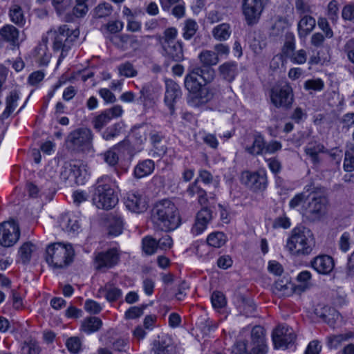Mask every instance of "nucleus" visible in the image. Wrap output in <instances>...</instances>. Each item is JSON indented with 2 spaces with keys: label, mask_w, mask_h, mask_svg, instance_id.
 <instances>
[{
  "label": "nucleus",
  "mask_w": 354,
  "mask_h": 354,
  "mask_svg": "<svg viewBox=\"0 0 354 354\" xmlns=\"http://www.w3.org/2000/svg\"><path fill=\"white\" fill-rule=\"evenodd\" d=\"M8 16L10 21L18 26L23 27L25 26L26 19L22 8L17 4H12L9 8Z\"/></svg>",
  "instance_id": "nucleus-34"
},
{
  "label": "nucleus",
  "mask_w": 354,
  "mask_h": 354,
  "mask_svg": "<svg viewBox=\"0 0 354 354\" xmlns=\"http://www.w3.org/2000/svg\"><path fill=\"white\" fill-rule=\"evenodd\" d=\"M165 94L164 101L168 106L170 113L173 114L175 111V103L181 96V90L179 85L171 79H166Z\"/></svg>",
  "instance_id": "nucleus-15"
},
{
  "label": "nucleus",
  "mask_w": 354,
  "mask_h": 354,
  "mask_svg": "<svg viewBox=\"0 0 354 354\" xmlns=\"http://www.w3.org/2000/svg\"><path fill=\"white\" fill-rule=\"evenodd\" d=\"M35 56L36 62L39 66H46L51 58V54L46 44H40L35 48Z\"/></svg>",
  "instance_id": "nucleus-35"
},
{
  "label": "nucleus",
  "mask_w": 354,
  "mask_h": 354,
  "mask_svg": "<svg viewBox=\"0 0 354 354\" xmlns=\"http://www.w3.org/2000/svg\"><path fill=\"white\" fill-rule=\"evenodd\" d=\"M342 17L344 20L351 21L354 23V3L344 6L342 11Z\"/></svg>",
  "instance_id": "nucleus-64"
},
{
  "label": "nucleus",
  "mask_w": 354,
  "mask_h": 354,
  "mask_svg": "<svg viewBox=\"0 0 354 354\" xmlns=\"http://www.w3.org/2000/svg\"><path fill=\"white\" fill-rule=\"evenodd\" d=\"M59 226L61 228L67 232L75 233L77 232L80 228L79 221L74 215L65 214L61 216L59 218Z\"/></svg>",
  "instance_id": "nucleus-31"
},
{
  "label": "nucleus",
  "mask_w": 354,
  "mask_h": 354,
  "mask_svg": "<svg viewBox=\"0 0 354 354\" xmlns=\"http://www.w3.org/2000/svg\"><path fill=\"white\" fill-rule=\"evenodd\" d=\"M0 36L5 41L16 46L19 40V30L12 25L6 24L0 28Z\"/></svg>",
  "instance_id": "nucleus-30"
},
{
  "label": "nucleus",
  "mask_w": 354,
  "mask_h": 354,
  "mask_svg": "<svg viewBox=\"0 0 354 354\" xmlns=\"http://www.w3.org/2000/svg\"><path fill=\"white\" fill-rule=\"evenodd\" d=\"M263 0H243V13L246 24L253 26L259 21L263 10Z\"/></svg>",
  "instance_id": "nucleus-12"
},
{
  "label": "nucleus",
  "mask_w": 354,
  "mask_h": 354,
  "mask_svg": "<svg viewBox=\"0 0 354 354\" xmlns=\"http://www.w3.org/2000/svg\"><path fill=\"white\" fill-rule=\"evenodd\" d=\"M304 87L307 91L313 90L319 91L324 88V84L321 79H313L306 80L304 82Z\"/></svg>",
  "instance_id": "nucleus-59"
},
{
  "label": "nucleus",
  "mask_w": 354,
  "mask_h": 354,
  "mask_svg": "<svg viewBox=\"0 0 354 354\" xmlns=\"http://www.w3.org/2000/svg\"><path fill=\"white\" fill-rule=\"evenodd\" d=\"M198 183V178H196L188 185L185 193L190 198L197 196L198 202L201 205H204L207 202V192Z\"/></svg>",
  "instance_id": "nucleus-27"
},
{
  "label": "nucleus",
  "mask_w": 354,
  "mask_h": 354,
  "mask_svg": "<svg viewBox=\"0 0 354 354\" xmlns=\"http://www.w3.org/2000/svg\"><path fill=\"white\" fill-rule=\"evenodd\" d=\"M123 229V220L120 216H113L111 221L109 234L112 236L120 234Z\"/></svg>",
  "instance_id": "nucleus-51"
},
{
  "label": "nucleus",
  "mask_w": 354,
  "mask_h": 354,
  "mask_svg": "<svg viewBox=\"0 0 354 354\" xmlns=\"http://www.w3.org/2000/svg\"><path fill=\"white\" fill-rule=\"evenodd\" d=\"M85 174L86 170L82 163L73 162V182L77 185H83L84 183Z\"/></svg>",
  "instance_id": "nucleus-44"
},
{
  "label": "nucleus",
  "mask_w": 354,
  "mask_h": 354,
  "mask_svg": "<svg viewBox=\"0 0 354 354\" xmlns=\"http://www.w3.org/2000/svg\"><path fill=\"white\" fill-rule=\"evenodd\" d=\"M328 204V200L325 196H314L308 203V213L313 219H320L326 215Z\"/></svg>",
  "instance_id": "nucleus-18"
},
{
  "label": "nucleus",
  "mask_w": 354,
  "mask_h": 354,
  "mask_svg": "<svg viewBox=\"0 0 354 354\" xmlns=\"http://www.w3.org/2000/svg\"><path fill=\"white\" fill-rule=\"evenodd\" d=\"M119 75L126 77H133L138 75V71L134 68L132 63L125 62L118 66Z\"/></svg>",
  "instance_id": "nucleus-50"
},
{
  "label": "nucleus",
  "mask_w": 354,
  "mask_h": 354,
  "mask_svg": "<svg viewBox=\"0 0 354 354\" xmlns=\"http://www.w3.org/2000/svg\"><path fill=\"white\" fill-rule=\"evenodd\" d=\"M165 135L156 131H152L149 133V140L152 145V156L153 158H161L167 151V145L164 143Z\"/></svg>",
  "instance_id": "nucleus-22"
},
{
  "label": "nucleus",
  "mask_w": 354,
  "mask_h": 354,
  "mask_svg": "<svg viewBox=\"0 0 354 354\" xmlns=\"http://www.w3.org/2000/svg\"><path fill=\"white\" fill-rule=\"evenodd\" d=\"M117 187L116 181L108 175L98 178L92 198L93 203L99 209L108 210L114 207L118 202L115 192Z\"/></svg>",
  "instance_id": "nucleus-2"
},
{
  "label": "nucleus",
  "mask_w": 354,
  "mask_h": 354,
  "mask_svg": "<svg viewBox=\"0 0 354 354\" xmlns=\"http://www.w3.org/2000/svg\"><path fill=\"white\" fill-rule=\"evenodd\" d=\"M198 29V25L195 20L192 19H186L183 27V38L187 40L192 39L196 33Z\"/></svg>",
  "instance_id": "nucleus-42"
},
{
  "label": "nucleus",
  "mask_w": 354,
  "mask_h": 354,
  "mask_svg": "<svg viewBox=\"0 0 354 354\" xmlns=\"http://www.w3.org/2000/svg\"><path fill=\"white\" fill-rule=\"evenodd\" d=\"M315 246V240L311 231L305 227H297L290 232L286 248L296 257L310 254Z\"/></svg>",
  "instance_id": "nucleus-3"
},
{
  "label": "nucleus",
  "mask_w": 354,
  "mask_h": 354,
  "mask_svg": "<svg viewBox=\"0 0 354 354\" xmlns=\"http://www.w3.org/2000/svg\"><path fill=\"white\" fill-rule=\"evenodd\" d=\"M113 11V7L109 3H100L94 9V16L96 18H103L109 16Z\"/></svg>",
  "instance_id": "nucleus-53"
},
{
  "label": "nucleus",
  "mask_w": 354,
  "mask_h": 354,
  "mask_svg": "<svg viewBox=\"0 0 354 354\" xmlns=\"http://www.w3.org/2000/svg\"><path fill=\"white\" fill-rule=\"evenodd\" d=\"M36 250V246L30 242L24 243L19 248V257L24 264L28 263L31 259L32 253Z\"/></svg>",
  "instance_id": "nucleus-45"
},
{
  "label": "nucleus",
  "mask_w": 354,
  "mask_h": 354,
  "mask_svg": "<svg viewBox=\"0 0 354 354\" xmlns=\"http://www.w3.org/2000/svg\"><path fill=\"white\" fill-rule=\"evenodd\" d=\"M66 346L71 353L77 354L81 350L82 342L79 337H71L66 340Z\"/></svg>",
  "instance_id": "nucleus-58"
},
{
  "label": "nucleus",
  "mask_w": 354,
  "mask_h": 354,
  "mask_svg": "<svg viewBox=\"0 0 354 354\" xmlns=\"http://www.w3.org/2000/svg\"><path fill=\"white\" fill-rule=\"evenodd\" d=\"M52 4L59 15L64 14L72 5V0H52Z\"/></svg>",
  "instance_id": "nucleus-56"
},
{
  "label": "nucleus",
  "mask_w": 354,
  "mask_h": 354,
  "mask_svg": "<svg viewBox=\"0 0 354 354\" xmlns=\"http://www.w3.org/2000/svg\"><path fill=\"white\" fill-rule=\"evenodd\" d=\"M213 37L219 41H224L227 40L231 34V26L228 23H222L213 28L212 30Z\"/></svg>",
  "instance_id": "nucleus-36"
},
{
  "label": "nucleus",
  "mask_w": 354,
  "mask_h": 354,
  "mask_svg": "<svg viewBox=\"0 0 354 354\" xmlns=\"http://www.w3.org/2000/svg\"><path fill=\"white\" fill-rule=\"evenodd\" d=\"M310 266L317 273L327 275L334 269L335 262L330 256L320 254L311 260Z\"/></svg>",
  "instance_id": "nucleus-19"
},
{
  "label": "nucleus",
  "mask_w": 354,
  "mask_h": 354,
  "mask_svg": "<svg viewBox=\"0 0 354 354\" xmlns=\"http://www.w3.org/2000/svg\"><path fill=\"white\" fill-rule=\"evenodd\" d=\"M124 203L127 209L135 213L142 212L147 208L145 198L138 192L127 193Z\"/></svg>",
  "instance_id": "nucleus-20"
},
{
  "label": "nucleus",
  "mask_w": 354,
  "mask_h": 354,
  "mask_svg": "<svg viewBox=\"0 0 354 354\" xmlns=\"http://www.w3.org/2000/svg\"><path fill=\"white\" fill-rule=\"evenodd\" d=\"M221 96V87L219 84H211L203 86L201 91L198 104H205L213 99H219Z\"/></svg>",
  "instance_id": "nucleus-24"
},
{
  "label": "nucleus",
  "mask_w": 354,
  "mask_h": 354,
  "mask_svg": "<svg viewBox=\"0 0 354 354\" xmlns=\"http://www.w3.org/2000/svg\"><path fill=\"white\" fill-rule=\"evenodd\" d=\"M123 112L122 107L118 104L105 109L93 119V128L96 131H100L112 119L121 117Z\"/></svg>",
  "instance_id": "nucleus-13"
},
{
  "label": "nucleus",
  "mask_w": 354,
  "mask_h": 354,
  "mask_svg": "<svg viewBox=\"0 0 354 354\" xmlns=\"http://www.w3.org/2000/svg\"><path fill=\"white\" fill-rule=\"evenodd\" d=\"M295 339L296 335L293 329L286 326H279L272 333V341L276 348H287Z\"/></svg>",
  "instance_id": "nucleus-14"
},
{
  "label": "nucleus",
  "mask_w": 354,
  "mask_h": 354,
  "mask_svg": "<svg viewBox=\"0 0 354 354\" xmlns=\"http://www.w3.org/2000/svg\"><path fill=\"white\" fill-rule=\"evenodd\" d=\"M197 71H198V70L193 69L185 75L184 80L185 88L189 91V93L193 94V98L195 100H198L201 91L204 86L198 80V75Z\"/></svg>",
  "instance_id": "nucleus-23"
},
{
  "label": "nucleus",
  "mask_w": 354,
  "mask_h": 354,
  "mask_svg": "<svg viewBox=\"0 0 354 354\" xmlns=\"http://www.w3.org/2000/svg\"><path fill=\"white\" fill-rule=\"evenodd\" d=\"M198 59L203 66L207 67L215 66L219 62V58L215 52L208 50H203L198 55Z\"/></svg>",
  "instance_id": "nucleus-41"
},
{
  "label": "nucleus",
  "mask_w": 354,
  "mask_h": 354,
  "mask_svg": "<svg viewBox=\"0 0 354 354\" xmlns=\"http://www.w3.org/2000/svg\"><path fill=\"white\" fill-rule=\"evenodd\" d=\"M233 353L235 354H255L252 350L250 345H248L246 341L239 340L233 347Z\"/></svg>",
  "instance_id": "nucleus-55"
},
{
  "label": "nucleus",
  "mask_w": 354,
  "mask_h": 354,
  "mask_svg": "<svg viewBox=\"0 0 354 354\" xmlns=\"http://www.w3.org/2000/svg\"><path fill=\"white\" fill-rule=\"evenodd\" d=\"M206 241L209 246L219 248L225 244L227 236L223 232H214L207 236Z\"/></svg>",
  "instance_id": "nucleus-40"
},
{
  "label": "nucleus",
  "mask_w": 354,
  "mask_h": 354,
  "mask_svg": "<svg viewBox=\"0 0 354 354\" xmlns=\"http://www.w3.org/2000/svg\"><path fill=\"white\" fill-rule=\"evenodd\" d=\"M120 124H114L106 128L102 133V138L105 140H110L116 137L120 133Z\"/></svg>",
  "instance_id": "nucleus-60"
},
{
  "label": "nucleus",
  "mask_w": 354,
  "mask_h": 354,
  "mask_svg": "<svg viewBox=\"0 0 354 354\" xmlns=\"http://www.w3.org/2000/svg\"><path fill=\"white\" fill-rule=\"evenodd\" d=\"M40 348L37 342H25L21 347V354H39Z\"/></svg>",
  "instance_id": "nucleus-57"
},
{
  "label": "nucleus",
  "mask_w": 354,
  "mask_h": 354,
  "mask_svg": "<svg viewBox=\"0 0 354 354\" xmlns=\"http://www.w3.org/2000/svg\"><path fill=\"white\" fill-rule=\"evenodd\" d=\"M194 70H198L197 71L198 75L203 80L205 84H209L215 77V71L212 68L207 66L205 68H196Z\"/></svg>",
  "instance_id": "nucleus-54"
},
{
  "label": "nucleus",
  "mask_w": 354,
  "mask_h": 354,
  "mask_svg": "<svg viewBox=\"0 0 354 354\" xmlns=\"http://www.w3.org/2000/svg\"><path fill=\"white\" fill-rule=\"evenodd\" d=\"M316 21L314 17L306 15L301 17L298 23V35L300 38H305L315 28Z\"/></svg>",
  "instance_id": "nucleus-29"
},
{
  "label": "nucleus",
  "mask_w": 354,
  "mask_h": 354,
  "mask_svg": "<svg viewBox=\"0 0 354 354\" xmlns=\"http://www.w3.org/2000/svg\"><path fill=\"white\" fill-rule=\"evenodd\" d=\"M270 100L277 108H290L294 101L293 91L289 83L277 84L270 92Z\"/></svg>",
  "instance_id": "nucleus-8"
},
{
  "label": "nucleus",
  "mask_w": 354,
  "mask_h": 354,
  "mask_svg": "<svg viewBox=\"0 0 354 354\" xmlns=\"http://www.w3.org/2000/svg\"><path fill=\"white\" fill-rule=\"evenodd\" d=\"M163 48L167 55L175 62H180L184 59L183 43L181 41H171L163 44Z\"/></svg>",
  "instance_id": "nucleus-28"
},
{
  "label": "nucleus",
  "mask_w": 354,
  "mask_h": 354,
  "mask_svg": "<svg viewBox=\"0 0 354 354\" xmlns=\"http://www.w3.org/2000/svg\"><path fill=\"white\" fill-rule=\"evenodd\" d=\"M212 303L215 308H222L226 301L224 295L221 292H214L211 297Z\"/></svg>",
  "instance_id": "nucleus-62"
},
{
  "label": "nucleus",
  "mask_w": 354,
  "mask_h": 354,
  "mask_svg": "<svg viewBox=\"0 0 354 354\" xmlns=\"http://www.w3.org/2000/svg\"><path fill=\"white\" fill-rule=\"evenodd\" d=\"M102 290L105 292V297L109 302L115 301L122 297L121 290L110 283H106Z\"/></svg>",
  "instance_id": "nucleus-47"
},
{
  "label": "nucleus",
  "mask_w": 354,
  "mask_h": 354,
  "mask_svg": "<svg viewBox=\"0 0 354 354\" xmlns=\"http://www.w3.org/2000/svg\"><path fill=\"white\" fill-rule=\"evenodd\" d=\"M155 163L152 160L146 159L140 161L134 168V175L137 178H141L150 175L154 170Z\"/></svg>",
  "instance_id": "nucleus-32"
},
{
  "label": "nucleus",
  "mask_w": 354,
  "mask_h": 354,
  "mask_svg": "<svg viewBox=\"0 0 354 354\" xmlns=\"http://www.w3.org/2000/svg\"><path fill=\"white\" fill-rule=\"evenodd\" d=\"M54 35L53 48L54 51H61L57 61L59 64L66 56L68 51L71 49L75 41L80 35V30L77 28L71 29L68 25L64 24L57 28V30H51Z\"/></svg>",
  "instance_id": "nucleus-5"
},
{
  "label": "nucleus",
  "mask_w": 354,
  "mask_h": 354,
  "mask_svg": "<svg viewBox=\"0 0 354 354\" xmlns=\"http://www.w3.org/2000/svg\"><path fill=\"white\" fill-rule=\"evenodd\" d=\"M218 73L225 81L232 82L238 75V64L236 62L228 61L219 66Z\"/></svg>",
  "instance_id": "nucleus-26"
},
{
  "label": "nucleus",
  "mask_w": 354,
  "mask_h": 354,
  "mask_svg": "<svg viewBox=\"0 0 354 354\" xmlns=\"http://www.w3.org/2000/svg\"><path fill=\"white\" fill-rule=\"evenodd\" d=\"M143 252L147 255L153 254L158 249L157 239L147 236L142 241Z\"/></svg>",
  "instance_id": "nucleus-49"
},
{
  "label": "nucleus",
  "mask_w": 354,
  "mask_h": 354,
  "mask_svg": "<svg viewBox=\"0 0 354 354\" xmlns=\"http://www.w3.org/2000/svg\"><path fill=\"white\" fill-rule=\"evenodd\" d=\"M152 351L154 354H178L176 346L167 334L158 335L153 342Z\"/></svg>",
  "instance_id": "nucleus-16"
},
{
  "label": "nucleus",
  "mask_w": 354,
  "mask_h": 354,
  "mask_svg": "<svg viewBox=\"0 0 354 354\" xmlns=\"http://www.w3.org/2000/svg\"><path fill=\"white\" fill-rule=\"evenodd\" d=\"M119 260L120 254L116 248L97 252L94 259L95 268L104 272L117 265Z\"/></svg>",
  "instance_id": "nucleus-11"
},
{
  "label": "nucleus",
  "mask_w": 354,
  "mask_h": 354,
  "mask_svg": "<svg viewBox=\"0 0 354 354\" xmlns=\"http://www.w3.org/2000/svg\"><path fill=\"white\" fill-rule=\"evenodd\" d=\"M198 182L201 180L205 185H210L214 183L217 186L218 183L214 180L213 175L206 169H200L198 171Z\"/></svg>",
  "instance_id": "nucleus-61"
},
{
  "label": "nucleus",
  "mask_w": 354,
  "mask_h": 354,
  "mask_svg": "<svg viewBox=\"0 0 354 354\" xmlns=\"http://www.w3.org/2000/svg\"><path fill=\"white\" fill-rule=\"evenodd\" d=\"M151 221L158 229L169 232L180 224V217L176 205L169 199L157 202L151 209Z\"/></svg>",
  "instance_id": "nucleus-1"
},
{
  "label": "nucleus",
  "mask_w": 354,
  "mask_h": 354,
  "mask_svg": "<svg viewBox=\"0 0 354 354\" xmlns=\"http://www.w3.org/2000/svg\"><path fill=\"white\" fill-rule=\"evenodd\" d=\"M75 251L71 244L57 242L46 247L45 260L53 269H64L73 261Z\"/></svg>",
  "instance_id": "nucleus-4"
},
{
  "label": "nucleus",
  "mask_w": 354,
  "mask_h": 354,
  "mask_svg": "<svg viewBox=\"0 0 354 354\" xmlns=\"http://www.w3.org/2000/svg\"><path fill=\"white\" fill-rule=\"evenodd\" d=\"M102 325V320L96 317H89L82 322L81 329L87 334L95 333L100 330Z\"/></svg>",
  "instance_id": "nucleus-37"
},
{
  "label": "nucleus",
  "mask_w": 354,
  "mask_h": 354,
  "mask_svg": "<svg viewBox=\"0 0 354 354\" xmlns=\"http://www.w3.org/2000/svg\"><path fill=\"white\" fill-rule=\"evenodd\" d=\"M304 151L315 165H317L321 162V159L319 156L320 153H325L328 152L324 145L317 142H308L305 147Z\"/></svg>",
  "instance_id": "nucleus-25"
},
{
  "label": "nucleus",
  "mask_w": 354,
  "mask_h": 354,
  "mask_svg": "<svg viewBox=\"0 0 354 354\" xmlns=\"http://www.w3.org/2000/svg\"><path fill=\"white\" fill-rule=\"evenodd\" d=\"M281 58L289 59L292 64L298 65L304 64L307 61V53L304 49L295 50V39L292 33L286 34L281 53L273 57L272 62Z\"/></svg>",
  "instance_id": "nucleus-7"
},
{
  "label": "nucleus",
  "mask_w": 354,
  "mask_h": 354,
  "mask_svg": "<svg viewBox=\"0 0 354 354\" xmlns=\"http://www.w3.org/2000/svg\"><path fill=\"white\" fill-rule=\"evenodd\" d=\"M343 168L346 172L354 171V144L348 146L345 151Z\"/></svg>",
  "instance_id": "nucleus-46"
},
{
  "label": "nucleus",
  "mask_w": 354,
  "mask_h": 354,
  "mask_svg": "<svg viewBox=\"0 0 354 354\" xmlns=\"http://www.w3.org/2000/svg\"><path fill=\"white\" fill-rule=\"evenodd\" d=\"M111 40L116 47L122 50L127 49L128 44L133 45L137 42V39L135 36H131L127 34L114 36L112 37Z\"/></svg>",
  "instance_id": "nucleus-39"
},
{
  "label": "nucleus",
  "mask_w": 354,
  "mask_h": 354,
  "mask_svg": "<svg viewBox=\"0 0 354 354\" xmlns=\"http://www.w3.org/2000/svg\"><path fill=\"white\" fill-rule=\"evenodd\" d=\"M20 231L18 224L14 221L3 222L0 224V245L11 247L18 241Z\"/></svg>",
  "instance_id": "nucleus-10"
},
{
  "label": "nucleus",
  "mask_w": 354,
  "mask_h": 354,
  "mask_svg": "<svg viewBox=\"0 0 354 354\" xmlns=\"http://www.w3.org/2000/svg\"><path fill=\"white\" fill-rule=\"evenodd\" d=\"M212 217V210L207 207H203L196 214L195 223L192 228V233L194 235L201 234L207 228Z\"/></svg>",
  "instance_id": "nucleus-21"
},
{
  "label": "nucleus",
  "mask_w": 354,
  "mask_h": 354,
  "mask_svg": "<svg viewBox=\"0 0 354 354\" xmlns=\"http://www.w3.org/2000/svg\"><path fill=\"white\" fill-rule=\"evenodd\" d=\"M353 337V333L339 334L331 336L328 338V346L330 348H337L343 342Z\"/></svg>",
  "instance_id": "nucleus-52"
},
{
  "label": "nucleus",
  "mask_w": 354,
  "mask_h": 354,
  "mask_svg": "<svg viewBox=\"0 0 354 354\" xmlns=\"http://www.w3.org/2000/svg\"><path fill=\"white\" fill-rule=\"evenodd\" d=\"M19 99V92L13 90L10 92L6 98V108L1 114L3 119L8 118L17 106V102Z\"/></svg>",
  "instance_id": "nucleus-33"
},
{
  "label": "nucleus",
  "mask_w": 354,
  "mask_h": 354,
  "mask_svg": "<svg viewBox=\"0 0 354 354\" xmlns=\"http://www.w3.org/2000/svg\"><path fill=\"white\" fill-rule=\"evenodd\" d=\"M266 333L264 328L261 326H255L251 330L250 347L255 354H266L267 345L266 344Z\"/></svg>",
  "instance_id": "nucleus-17"
},
{
  "label": "nucleus",
  "mask_w": 354,
  "mask_h": 354,
  "mask_svg": "<svg viewBox=\"0 0 354 354\" xmlns=\"http://www.w3.org/2000/svg\"><path fill=\"white\" fill-rule=\"evenodd\" d=\"M292 288L293 285L291 283L280 280L274 283L273 292L280 297L287 296L291 292Z\"/></svg>",
  "instance_id": "nucleus-48"
},
{
  "label": "nucleus",
  "mask_w": 354,
  "mask_h": 354,
  "mask_svg": "<svg viewBox=\"0 0 354 354\" xmlns=\"http://www.w3.org/2000/svg\"><path fill=\"white\" fill-rule=\"evenodd\" d=\"M266 148V142L263 137L261 135L254 136V138L251 146L245 147V151L248 153L257 156L264 153Z\"/></svg>",
  "instance_id": "nucleus-38"
},
{
  "label": "nucleus",
  "mask_w": 354,
  "mask_h": 354,
  "mask_svg": "<svg viewBox=\"0 0 354 354\" xmlns=\"http://www.w3.org/2000/svg\"><path fill=\"white\" fill-rule=\"evenodd\" d=\"M104 160L109 164L110 166H115L118 164L119 157L118 153L115 152V149H111L106 151L104 155Z\"/></svg>",
  "instance_id": "nucleus-63"
},
{
  "label": "nucleus",
  "mask_w": 354,
  "mask_h": 354,
  "mask_svg": "<svg viewBox=\"0 0 354 354\" xmlns=\"http://www.w3.org/2000/svg\"><path fill=\"white\" fill-rule=\"evenodd\" d=\"M94 135L87 127H80L71 131L66 138L65 145L68 149L76 151H89L93 148Z\"/></svg>",
  "instance_id": "nucleus-6"
},
{
  "label": "nucleus",
  "mask_w": 354,
  "mask_h": 354,
  "mask_svg": "<svg viewBox=\"0 0 354 354\" xmlns=\"http://www.w3.org/2000/svg\"><path fill=\"white\" fill-rule=\"evenodd\" d=\"M148 128L146 125L134 127L131 130V137L138 145L143 144L147 140Z\"/></svg>",
  "instance_id": "nucleus-43"
},
{
  "label": "nucleus",
  "mask_w": 354,
  "mask_h": 354,
  "mask_svg": "<svg viewBox=\"0 0 354 354\" xmlns=\"http://www.w3.org/2000/svg\"><path fill=\"white\" fill-rule=\"evenodd\" d=\"M241 180L242 183L253 192L263 191L268 185L266 171L263 169L245 171L241 174Z\"/></svg>",
  "instance_id": "nucleus-9"
}]
</instances>
